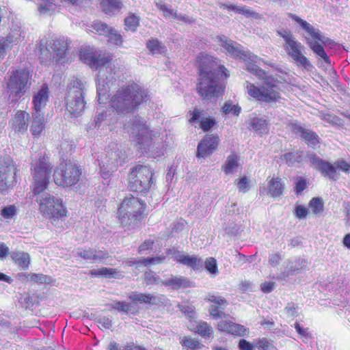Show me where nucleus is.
I'll return each mask as SVG.
<instances>
[{"label": "nucleus", "mask_w": 350, "mask_h": 350, "mask_svg": "<svg viewBox=\"0 0 350 350\" xmlns=\"http://www.w3.org/2000/svg\"><path fill=\"white\" fill-rule=\"evenodd\" d=\"M31 170L34 180L32 192L36 196L40 213L44 218L53 220L66 217L67 211L62 200L45 191L49 183L51 164L45 158H40L32 163Z\"/></svg>", "instance_id": "nucleus-1"}, {"label": "nucleus", "mask_w": 350, "mask_h": 350, "mask_svg": "<svg viewBox=\"0 0 350 350\" xmlns=\"http://www.w3.org/2000/svg\"><path fill=\"white\" fill-rule=\"evenodd\" d=\"M199 76L196 90L203 100H210L221 96L224 87L219 82V77H228L226 68L220 61L202 52L198 56Z\"/></svg>", "instance_id": "nucleus-2"}, {"label": "nucleus", "mask_w": 350, "mask_h": 350, "mask_svg": "<svg viewBox=\"0 0 350 350\" xmlns=\"http://www.w3.org/2000/svg\"><path fill=\"white\" fill-rule=\"evenodd\" d=\"M80 59L89 64L91 68L98 70L96 83L97 94L100 101L102 97L107 94L111 85L115 81L114 66L111 63V57L109 55L81 50Z\"/></svg>", "instance_id": "nucleus-3"}, {"label": "nucleus", "mask_w": 350, "mask_h": 350, "mask_svg": "<svg viewBox=\"0 0 350 350\" xmlns=\"http://www.w3.org/2000/svg\"><path fill=\"white\" fill-rule=\"evenodd\" d=\"M148 98L147 90L135 83L121 87L111 100V107L120 114L133 112Z\"/></svg>", "instance_id": "nucleus-4"}, {"label": "nucleus", "mask_w": 350, "mask_h": 350, "mask_svg": "<svg viewBox=\"0 0 350 350\" xmlns=\"http://www.w3.org/2000/svg\"><path fill=\"white\" fill-rule=\"evenodd\" d=\"M247 70L264 80L260 88L248 81L246 82L247 93L258 100L268 103L279 102L281 99L280 89L276 81L256 64H247Z\"/></svg>", "instance_id": "nucleus-5"}, {"label": "nucleus", "mask_w": 350, "mask_h": 350, "mask_svg": "<svg viewBox=\"0 0 350 350\" xmlns=\"http://www.w3.org/2000/svg\"><path fill=\"white\" fill-rule=\"evenodd\" d=\"M85 83L77 78H72L68 84L65 96L66 111L71 118L83 114L87 105Z\"/></svg>", "instance_id": "nucleus-6"}, {"label": "nucleus", "mask_w": 350, "mask_h": 350, "mask_svg": "<svg viewBox=\"0 0 350 350\" xmlns=\"http://www.w3.org/2000/svg\"><path fill=\"white\" fill-rule=\"evenodd\" d=\"M6 93L16 100L24 96L31 84V75L25 69L8 71L5 78Z\"/></svg>", "instance_id": "nucleus-7"}, {"label": "nucleus", "mask_w": 350, "mask_h": 350, "mask_svg": "<svg viewBox=\"0 0 350 350\" xmlns=\"http://www.w3.org/2000/svg\"><path fill=\"white\" fill-rule=\"evenodd\" d=\"M146 204L139 198L129 196L123 200L118 208V219L124 227L137 224L145 209Z\"/></svg>", "instance_id": "nucleus-8"}, {"label": "nucleus", "mask_w": 350, "mask_h": 350, "mask_svg": "<svg viewBox=\"0 0 350 350\" xmlns=\"http://www.w3.org/2000/svg\"><path fill=\"white\" fill-rule=\"evenodd\" d=\"M68 40L64 38H56L50 41L49 44L44 40L40 42L36 52L40 55L42 63H47L56 57L57 61L64 62L63 58L68 48Z\"/></svg>", "instance_id": "nucleus-9"}, {"label": "nucleus", "mask_w": 350, "mask_h": 350, "mask_svg": "<svg viewBox=\"0 0 350 350\" xmlns=\"http://www.w3.org/2000/svg\"><path fill=\"white\" fill-rule=\"evenodd\" d=\"M277 34L284 40V49L289 57L299 66L306 69L312 68V66L308 59L302 53L303 45L295 38L293 33L285 29H280L277 31Z\"/></svg>", "instance_id": "nucleus-10"}, {"label": "nucleus", "mask_w": 350, "mask_h": 350, "mask_svg": "<svg viewBox=\"0 0 350 350\" xmlns=\"http://www.w3.org/2000/svg\"><path fill=\"white\" fill-rule=\"evenodd\" d=\"M126 129L131 140L139 145V148L146 150L150 148L153 134L144 118L135 116L126 124Z\"/></svg>", "instance_id": "nucleus-11"}, {"label": "nucleus", "mask_w": 350, "mask_h": 350, "mask_svg": "<svg viewBox=\"0 0 350 350\" xmlns=\"http://www.w3.org/2000/svg\"><path fill=\"white\" fill-rule=\"evenodd\" d=\"M303 24L304 25V29L306 30L310 36L305 37L306 44L319 59H321L326 66H330V59L325 51L322 44H330L332 40L325 36L319 29L315 28L310 23H304Z\"/></svg>", "instance_id": "nucleus-12"}, {"label": "nucleus", "mask_w": 350, "mask_h": 350, "mask_svg": "<svg viewBox=\"0 0 350 350\" xmlns=\"http://www.w3.org/2000/svg\"><path fill=\"white\" fill-rule=\"evenodd\" d=\"M110 150L98 157V161L100 174L103 178H108L112 172L117 170L119 166L125 163L126 154L117 148V144H111Z\"/></svg>", "instance_id": "nucleus-13"}, {"label": "nucleus", "mask_w": 350, "mask_h": 350, "mask_svg": "<svg viewBox=\"0 0 350 350\" xmlns=\"http://www.w3.org/2000/svg\"><path fill=\"white\" fill-rule=\"evenodd\" d=\"M152 170L148 166L136 165L129 174V188L136 192L148 191L152 183Z\"/></svg>", "instance_id": "nucleus-14"}, {"label": "nucleus", "mask_w": 350, "mask_h": 350, "mask_svg": "<svg viewBox=\"0 0 350 350\" xmlns=\"http://www.w3.org/2000/svg\"><path fill=\"white\" fill-rule=\"evenodd\" d=\"M81 174V170L74 163L62 162L55 169L53 176L55 183L62 187H70L77 184Z\"/></svg>", "instance_id": "nucleus-15"}, {"label": "nucleus", "mask_w": 350, "mask_h": 350, "mask_svg": "<svg viewBox=\"0 0 350 350\" xmlns=\"http://www.w3.org/2000/svg\"><path fill=\"white\" fill-rule=\"evenodd\" d=\"M16 164L10 157H5L0 161V192L16 182Z\"/></svg>", "instance_id": "nucleus-16"}, {"label": "nucleus", "mask_w": 350, "mask_h": 350, "mask_svg": "<svg viewBox=\"0 0 350 350\" xmlns=\"http://www.w3.org/2000/svg\"><path fill=\"white\" fill-rule=\"evenodd\" d=\"M306 161L310 163L312 167L319 171L324 177L335 180L338 178L336 171L335 164L323 160L315 153L308 152L305 157Z\"/></svg>", "instance_id": "nucleus-17"}, {"label": "nucleus", "mask_w": 350, "mask_h": 350, "mask_svg": "<svg viewBox=\"0 0 350 350\" xmlns=\"http://www.w3.org/2000/svg\"><path fill=\"white\" fill-rule=\"evenodd\" d=\"M288 128L292 133L304 140L309 146L314 147L319 143V137L316 133L302 127L297 122H291Z\"/></svg>", "instance_id": "nucleus-18"}, {"label": "nucleus", "mask_w": 350, "mask_h": 350, "mask_svg": "<svg viewBox=\"0 0 350 350\" xmlns=\"http://www.w3.org/2000/svg\"><path fill=\"white\" fill-rule=\"evenodd\" d=\"M219 142V139L218 135H206L198 144L197 148V157L198 158L207 157L217 149Z\"/></svg>", "instance_id": "nucleus-19"}, {"label": "nucleus", "mask_w": 350, "mask_h": 350, "mask_svg": "<svg viewBox=\"0 0 350 350\" xmlns=\"http://www.w3.org/2000/svg\"><path fill=\"white\" fill-rule=\"evenodd\" d=\"M218 41L220 42V45L226 50V53L231 56L239 58L243 60H246L248 57V55L242 50L240 44L228 39L224 36H218Z\"/></svg>", "instance_id": "nucleus-20"}, {"label": "nucleus", "mask_w": 350, "mask_h": 350, "mask_svg": "<svg viewBox=\"0 0 350 350\" xmlns=\"http://www.w3.org/2000/svg\"><path fill=\"white\" fill-rule=\"evenodd\" d=\"M77 254L78 256L92 262H107L111 258L107 251L91 247L79 250Z\"/></svg>", "instance_id": "nucleus-21"}, {"label": "nucleus", "mask_w": 350, "mask_h": 350, "mask_svg": "<svg viewBox=\"0 0 350 350\" xmlns=\"http://www.w3.org/2000/svg\"><path fill=\"white\" fill-rule=\"evenodd\" d=\"M29 114L25 111L18 110L10 121L12 129L17 133L23 134L27 131Z\"/></svg>", "instance_id": "nucleus-22"}, {"label": "nucleus", "mask_w": 350, "mask_h": 350, "mask_svg": "<svg viewBox=\"0 0 350 350\" xmlns=\"http://www.w3.org/2000/svg\"><path fill=\"white\" fill-rule=\"evenodd\" d=\"M129 298L133 302H139L140 304H150L152 305H161L165 301L164 295H154L149 293H140L138 292H133L129 296Z\"/></svg>", "instance_id": "nucleus-23"}, {"label": "nucleus", "mask_w": 350, "mask_h": 350, "mask_svg": "<svg viewBox=\"0 0 350 350\" xmlns=\"http://www.w3.org/2000/svg\"><path fill=\"white\" fill-rule=\"evenodd\" d=\"M217 328L221 332L234 336H243L248 333L247 329L245 328L243 325L231 321L221 320L218 323Z\"/></svg>", "instance_id": "nucleus-24"}, {"label": "nucleus", "mask_w": 350, "mask_h": 350, "mask_svg": "<svg viewBox=\"0 0 350 350\" xmlns=\"http://www.w3.org/2000/svg\"><path fill=\"white\" fill-rule=\"evenodd\" d=\"M49 100V89L46 85L36 92L33 97V112H42V109L46 106Z\"/></svg>", "instance_id": "nucleus-25"}, {"label": "nucleus", "mask_w": 350, "mask_h": 350, "mask_svg": "<svg viewBox=\"0 0 350 350\" xmlns=\"http://www.w3.org/2000/svg\"><path fill=\"white\" fill-rule=\"evenodd\" d=\"M30 132L34 137H39L45 128V120L43 112H33Z\"/></svg>", "instance_id": "nucleus-26"}, {"label": "nucleus", "mask_w": 350, "mask_h": 350, "mask_svg": "<svg viewBox=\"0 0 350 350\" xmlns=\"http://www.w3.org/2000/svg\"><path fill=\"white\" fill-rule=\"evenodd\" d=\"M175 259L178 262L187 265L194 270H199L203 267L202 259L196 256L178 254L175 256Z\"/></svg>", "instance_id": "nucleus-27"}, {"label": "nucleus", "mask_w": 350, "mask_h": 350, "mask_svg": "<svg viewBox=\"0 0 350 350\" xmlns=\"http://www.w3.org/2000/svg\"><path fill=\"white\" fill-rule=\"evenodd\" d=\"M248 124L251 131H254L259 135L267 134L269 133V123L263 118H251L248 120Z\"/></svg>", "instance_id": "nucleus-28"}, {"label": "nucleus", "mask_w": 350, "mask_h": 350, "mask_svg": "<svg viewBox=\"0 0 350 350\" xmlns=\"http://www.w3.org/2000/svg\"><path fill=\"white\" fill-rule=\"evenodd\" d=\"M19 278L23 280L34 282L39 284H51L53 282L51 276L42 273H21Z\"/></svg>", "instance_id": "nucleus-29"}, {"label": "nucleus", "mask_w": 350, "mask_h": 350, "mask_svg": "<svg viewBox=\"0 0 350 350\" xmlns=\"http://www.w3.org/2000/svg\"><path fill=\"white\" fill-rule=\"evenodd\" d=\"M100 5L103 12L108 15L118 14L123 7L120 0H102Z\"/></svg>", "instance_id": "nucleus-30"}, {"label": "nucleus", "mask_w": 350, "mask_h": 350, "mask_svg": "<svg viewBox=\"0 0 350 350\" xmlns=\"http://www.w3.org/2000/svg\"><path fill=\"white\" fill-rule=\"evenodd\" d=\"M191 330L200 334L203 338H209L213 334L212 327L205 321H200L196 325L191 324L189 325Z\"/></svg>", "instance_id": "nucleus-31"}, {"label": "nucleus", "mask_w": 350, "mask_h": 350, "mask_svg": "<svg viewBox=\"0 0 350 350\" xmlns=\"http://www.w3.org/2000/svg\"><path fill=\"white\" fill-rule=\"evenodd\" d=\"M91 274L94 275H103L107 278L120 279L123 277L121 271L118 269L102 267L91 271Z\"/></svg>", "instance_id": "nucleus-32"}, {"label": "nucleus", "mask_w": 350, "mask_h": 350, "mask_svg": "<svg viewBox=\"0 0 350 350\" xmlns=\"http://www.w3.org/2000/svg\"><path fill=\"white\" fill-rule=\"evenodd\" d=\"M284 191V184L280 178H273L269 182V191L267 194L272 198L280 196Z\"/></svg>", "instance_id": "nucleus-33"}, {"label": "nucleus", "mask_w": 350, "mask_h": 350, "mask_svg": "<svg viewBox=\"0 0 350 350\" xmlns=\"http://www.w3.org/2000/svg\"><path fill=\"white\" fill-rule=\"evenodd\" d=\"M11 257L21 268L26 269L30 263V256L28 253L17 251L12 253Z\"/></svg>", "instance_id": "nucleus-34"}, {"label": "nucleus", "mask_w": 350, "mask_h": 350, "mask_svg": "<svg viewBox=\"0 0 350 350\" xmlns=\"http://www.w3.org/2000/svg\"><path fill=\"white\" fill-rule=\"evenodd\" d=\"M162 284L165 286H170L173 288L178 289L180 288H187L190 286L189 281L183 277L172 276L163 282Z\"/></svg>", "instance_id": "nucleus-35"}, {"label": "nucleus", "mask_w": 350, "mask_h": 350, "mask_svg": "<svg viewBox=\"0 0 350 350\" xmlns=\"http://www.w3.org/2000/svg\"><path fill=\"white\" fill-rule=\"evenodd\" d=\"M239 166V161L237 154L234 152L228 156L222 169L226 174H232L237 171Z\"/></svg>", "instance_id": "nucleus-36"}, {"label": "nucleus", "mask_w": 350, "mask_h": 350, "mask_svg": "<svg viewBox=\"0 0 350 350\" xmlns=\"http://www.w3.org/2000/svg\"><path fill=\"white\" fill-rule=\"evenodd\" d=\"M146 46L152 55L163 54L167 51L166 46L157 39H150Z\"/></svg>", "instance_id": "nucleus-37"}, {"label": "nucleus", "mask_w": 350, "mask_h": 350, "mask_svg": "<svg viewBox=\"0 0 350 350\" xmlns=\"http://www.w3.org/2000/svg\"><path fill=\"white\" fill-rule=\"evenodd\" d=\"M108 42L116 46H121L123 42V38L119 31L115 28L110 27L106 36Z\"/></svg>", "instance_id": "nucleus-38"}, {"label": "nucleus", "mask_w": 350, "mask_h": 350, "mask_svg": "<svg viewBox=\"0 0 350 350\" xmlns=\"http://www.w3.org/2000/svg\"><path fill=\"white\" fill-rule=\"evenodd\" d=\"M306 266V260L304 258H299L294 260H289L287 269H289V271L291 274H294L297 272H299L301 269H304Z\"/></svg>", "instance_id": "nucleus-39"}, {"label": "nucleus", "mask_w": 350, "mask_h": 350, "mask_svg": "<svg viewBox=\"0 0 350 350\" xmlns=\"http://www.w3.org/2000/svg\"><path fill=\"white\" fill-rule=\"evenodd\" d=\"M124 25L126 30L134 32L139 25V18L135 14L131 13L124 18Z\"/></svg>", "instance_id": "nucleus-40"}, {"label": "nucleus", "mask_w": 350, "mask_h": 350, "mask_svg": "<svg viewBox=\"0 0 350 350\" xmlns=\"http://www.w3.org/2000/svg\"><path fill=\"white\" fill-rule=\"evenodd\" d=\"M38 10L42 14H51L56 9V4L53 0H40Z\"/></svg>", "instance_id": "nucleus-41"}, {"label": "nucleus", "mask_w": 350, "mask_h": 350, "mask_svg": "<svg viewBox=\"0 0 350 350\" xmlns=\"http://www.w3.org/2000/svg\"><path fill=\"white\" fill-rule=\"evenodd\" d=\"M14 39L11 36L0 40V58H3L13 46Z\"/></svg>", "instance_id": "nucleus-42"}, {"label": "nucleus", "mask_w": 350, "mask_h": 350, "mask_svg": "<svg viewBox=\"0 0 350 350\" xmlns=\"http://www.w3.org/2000/svg\"><path fill=\"white\" fill-rule=\"evenodd\" d=\"M91 28L92 32L105 36L110 27L100 21H95L92 24Z\"/></svg>", "instance_id": "nucleus-43"}, {"label": "nucleus", "mask_w": 350, "mask_h": 350, "mask_svg": "<svg viewBox=\"0 0 350 350\" xmlns=\"http://www.w3.org/2000/svg\"><path fill=\"white\" fill-rule=\"evenodd\" d=\"M180 343L183 346L186 347L190 350L198 349L200 347L199 341L191 337H183L181 339Z\"/></svg>", "instance_id": "nucleus-44"}, {"label": "nucleus", "mask_w": 350, "mask_h": 350, "mask_svg": "<svg viewBox=\"0 0 350 350\" xmlns=\"http://www.w3.org/2000/svg\"><path fill=\"white\" fill-rule=\"evenodd\" d=\"M309 206L314 214L321 213L323 211V203L319 198H313L309 203Z\"/></svg>", "instance_id": "nucleus-45"}, {"label": "nucleus", "mask_w": 350, "mask_h": 350, "mask_svg": "<svg viewBox=\"0 0 350 350\" xmlns=\"http://www.w3.org/2000/svg\"><path fill=\"white\" fill-rule=\"evenodd\" d=\"M111 308L118 310L119 312H124L125 314H128V312L131 309V304L126 303L125 301H114L111 304Z\"/></svg>", "instance_id": "nucleus-46"}, {"label": "nucleus", "mask_w": 350, "mask_h": 350, "mask_svg": "<svg viewBox=\"0 0 350 350\" xmlns=\"http://www.w3.org/2000/svg\"><path fill=\"white\" fill-rule=\"evenodd\" d=\"M16 214V208L14 205H10L4 207L1 210V215L2 217L8 221L9 219H12Z\"/></svg>", "instance_id": "nucleus-47"}, {"label": "nucleus", "mask_w": 350, "mask_h": 350, "mask_svg": "<svg viewBox=\"0 0 350 350\" xmlns=\"http://www.w3.org/2000/svg\"><path fill=\"white\" fill-rule=\"evenodd\" d=\"M208 301L213 303L212 305H216L219 306L220 309L224 310L227 306V301L225 299L220 296H216L215 295H208L207 296Z\"/></svg>", "instance_id": "nucleus-48"}, {"label": "nucleus", "mask_w": 350, "mask_h": 350, "mask_svg": "<svg viewBox=\"0 0 350 350\" xmlns=\"http://www.w3.org/2000/svg\"><path fill=\"white\" fill-rule=\"evenodd\" d=\"M144 280L148 285L159 284L160 282L162 283L163 282L160 278L157 276L152 271H147L144 273Z\"/></svg>", "instance_id": "nucleus-49"}, {"label": "nucleus", "mask_w": 350, "mask_h": 350, "mask_svg": "<svg viewBox=\"0 0 350 350\" xmlns=\"http://www.w3.org/2000/svg\"><path fill=\"white\" fill-rule=\"evenodd\" d=\"M300 156L298 153L287 152L281 156V159L284 161L288 165H292L295 162H300Z\"/></svg>", "instance_id": "nucleus-50"}, {"label": "nucleus", "mask_w": 350, "mask_h": 350, "mask_svg": "<svg viewBox=\"0 0 350 350\" xmlns=\"http://www.w3.org/2000/svg\"><path fill=\"white\" fill-rule=\"evenodd\" d=\"M308 187L307 180L299 176L296 178L295 192L297 195L301 194L302 191Z\"/></svg>", "instance_id": "nucleus-51"}, {"label": "nucleus", "mask_w": 350, "mask_h": 350, "mask_svg": "<svg viewBox=\"0 0 350 350\" xmlns=\"http://www.w3.org/2000/svg\"><path fill=\"white\" fill-rule=\"evenodd\" d=\"M222 112L226 114L232 113L234 115L238 116L241 111V107L232 105L230 102H226L224 103V106L221 108Z\"/></svg>", "instance_id": "nucleus-52"}, {"label": "nucleus", "mask_w": 350, "mask_h": 350, "mask_svg": "<svg viewBox=\"0 0 350 350\" xmlns=\"http://www.w3.org/2000/svg\"><path fill=\"white\" fill-rule=\"evenodd\" d=\"M217 4L219 5V7L220 8L227 9L228 10H232V11L237 12L238 13H243V14L249 13L248 10H247L245 7L239 8V7H237L234 5H228V4H226L222 2H219V1H218L217 3Z\"/></svg>", "instance_id": "nucleus-53"}, {"label": "nucleus", "mask_w": 350, "mask_h": 350, "mask_svg": "<svg viewBox=\"0 0 350 350\" xmlns=\"http://www.w3.org/2000/svg\"><path fill=\"white\" fill-rule=\"evenodd\" d=\"M165 259V256H156L152 258H140V263L146 266L150 264L156 265L163 262Z\"/></svg>", "instance_id": "nucleus-54"}, {"label": "nucleus", "mask_w": 350, "mask_h": 350, "mask_svg": "<svg viewBox=\"0 0 350 350\" xmlns=\"http://www.w3.org/2000/svg\"><path fill=\"white\" fill-rule=\"evenodd\" d=\"M205 268L212 274L217 273L218 271L216 260L214 258H207L205 261Z\"/></svg>", "instance_id": "nucleus-55"}, {"label": "nucleus", "mask_w": 350, "mask_h": 350, "mask_svg": "<svg viewBox=\"0 0 350 350\" xmlns=\"http://www.w3.org/2000/svg\"><path fill=\"white\" fill-rule=\"evenodd\" d=\"M235 183L237 185L239 191L242 193H245L250 189L249 181L246 176H243L240 179L236 180Z\"/></svg>", "instance_id": "nucleus-56"}, {"label": "nucleus", "mask_w": 350, "mask_h": 350, "mask_svg": "<svg viewBox=\"0 0 350 350\" xmlns=\"http://www.w3.org/2000/svg\"><path fill=\"white\" fill-rule=\"evenodd\" d=\"M156 6L159 10L163 12L165 18H169L170 16L174 18L176 12H174L173 10L168 8L165 4H163L161 2H156Z\"/></svg>", "instance_id": "nucleus-57"}, {"label": "nucleus", "mask_w": 350, "mask_h": 350, "mask_svg": "<svg viewBox=\"0 0 350 350\" xmlns=\"http://www.w3.org/2000/svg\"><path fill=\"white\" fill-rule=\"evenodd\" d=\"M59 152L66 156L70 152L73 148V144L68 140H63L59 145Z\"/></svg>", "instance_id": "nucleus-58"}, {"label": "nucleus", "mask_w": 350, "mask_h": 350, "mask_svg": "<svg viewBox=\"0 0 350 350\" xmlns=\"http://www.w3.org/2000/svg\"><path fill=\"white\" fill-rule=\"evenodd\" d=\"M179 308L191 321L196 319V314L193 306H179Z\"/></svg>", "instance_id": "nucleus-59"}, {"label": "nucleus", "mask_w": 350, "mask_h": 350, "mask_svg": "<svg viewBox=\"0 0 350 350\" xmlns=\"http://www.w3.org/2000/svg\"><path fill=\"white\" fill-rule=\"evenodd\" d=\"M111 111H103L99 113L97 117L94 119V127H99L101 125V123L104 121H106V124L110 123V122H107V117L108 115H110Z\"/></svg>", "instance_id": "nucleus-60"}, {"label": "nucleus", "mask_w": 350, "mask_h": 350, "mask_svg": "<svg viewBox=\"0 0 350 350\" xmlns=\"http://www.w3.org/2000/svg\"><path fill=\"white\" fill-rule=\"evenodd\" d=\"M336 166V170L338 169L345 173H349L350 172V164L345 160H338L334 163Z\"/></svg>", "instance_id": "nucleus-61"}, {"label": "nucleus", "mask_w": 350, "mask_h": 350, "mask_svg": "<svg viewBox=\"0 0 350 350\" xmlns=\"http://www.w3.org/2000/svg\"><path fill=\"white\" fill-rule=\"evenodd\" d=\"M210 314L215 319L222 318L225 316L222 309H220L219 306L216 305H211L210 308Z\"/></svg>", "instance_id": "nucleus-62"}, {"label": "nucleus", "mask_w": 350, "mask_h": 350, "mask_svg": "<svg viewBox=\"0 0 350 350\" xmlns=\"http://www.w3.org/2000/svg\"><path fill=\"white\" fill-rule=\"evenodd\" d=\"M215 124V120L211 118H202L200 120V126L204 131H208Z\"/></svg>", "instance_id": "nucleus-63"}, {"label": "nucleus", "mask_w": 350, "mask_h": 350, "mask_svg": "<svg viewBox=\"0 0 350 350\" xmlns=\"http://www.w3.org/2000/svg\"><path fill=\"white\" fill-rule=\"evenodd\" d=\"M295 214L299 219L306 218L308 215V209L301 205H297L295 207Z\"/></svg>", "instance_id": "nucleus-64"}]
</instances>
